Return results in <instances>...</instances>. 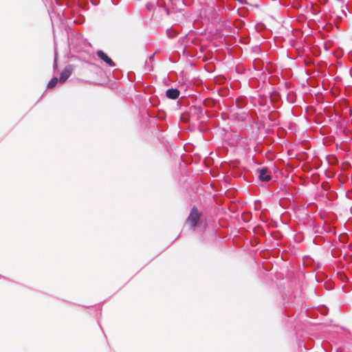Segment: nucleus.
I'll use <instances>...</instances> for the list:
<instances>
[{
    "label": "nucleus",
    "instance_id": "nucleus-1",
    "mask_svg": "<svg viewBox=\"0 0 352 352\" xmlns=\"http://www.w3.org/2000/svg\"><path fill=\"white\" fill-rule=\"evenodd\" d=\"M200 217L201 213L197 210L196 208H192L186 220V224L190 228H195L197 226Z\"/></svg>",
    "mask_w": 352,
    "mask_h": 352
},
{
    "label": "nucleus",
    "instance_id": "nucleus-5",
    "mask_svg": "<svg viewBox=\"0 0 352 352\" xmlns=\"http://www.w3.org/2000/svg\"><path fill=\"white\" fill-rule=\"evenodd\" d=\"M166 96L170 99H176V89H170L166 91Z\"/></svg>",
    "mask_w": 352,
    "mask_h": 352
},
{
    "label": "nucleus",
    "instance_id": "nucleus-4",
    "mask_svg": "<svg viewBox=\"0 0 352 352\" xmlns=\"http://www.w3.org/2000/svg\"><path fill=\"white\" fill-rule=\"evenodd\" d=\"M258 173V177L261 181L268 182L271 179V173L267 168H262Z\"/></svg>",
    "mask_w": 352,
    "mask_h": 352
},
{
    "label": "nucleus",
    "instance_id": "nucleus-7",
    "mask_svg": "<svg viewBox=\"0 0 352 352\" xmlns=\"http://www.w3.org/2000/svg\"><path fill=\"white\" fill-rule=\"evenodd\" d=\"M168 34L169 37H173V34H170V32L169 31H168Z\"/></svg>",
    "mask_w": 352,
    "mask_h": 352
},
{
    "label": "nucleus",
    "instance_id": "nucleus-2",
    "mask_svg": "<svg viewBox=\"0 0 352 352\" xmlns=\"http://www.w3.org/2000/svg\"><path fill=\"white\" fill-rule=\"evenodd\" d=\"M73 71L72 66L70 65H67L60 74L59 81L60 83H64L70 76Z\"/></svg>",
    "mask_w": 352,
    "mask_h": 352
},
{
    "label": "nucleus",
    "instance_id": "nucleus-8",
    "mask_svg": "<svg viewBox=\"0 0 352 352\" xmlns=\"http://www.w3.org/2000/svg\"><path fill=\"white\" fill-rule=\"evenodd\" d=\"M177 98L179 96V91L178 90H177Z\"/></svg>",
    "mask_w": 352,
    "mask_h": 352
},
{
    "label": "nucleus",
    "instance_id": "nucleus-6",
    "mask_svg": "<svg viewBox=\"0 0 352 352\" xmlns=\"http://www.w3.org/2000/svg\"><path fill=\"white\" fill-rule=\"evenodd\" d=\"M59 81V80L54 77L48 83L47 85V88L49 89H53L56 87V85H57L58 82Z\"/></svg>",
    "mask_w": 352,
    "mask_h": 352
},
{
    "label": "nucleus",
    "instance_id": "nucleus-3",
    "mask_svg": "<svg viewBox=\"0 0 352 352\" xmlns=\"http://www.w3.org/2000/svg\"><path fill=\"white\" fill-rule=\"evenodd\" d=\"M97 56L109 66H110V67L115 66V63L112 60V59L110 57H109L108 55L107 54H105L103 51L98 50L97 52Z\"/></svg>",
    "mask_w": 352,
    "mask_h": 352
}]
</instances>
